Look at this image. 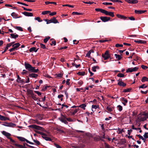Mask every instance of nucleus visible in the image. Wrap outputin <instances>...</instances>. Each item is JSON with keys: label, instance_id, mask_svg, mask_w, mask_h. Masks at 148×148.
I'll return each mask as SVG.
<instances>
[{"label": "nucleus", "instance_id": "1", "mask_svg": "<svg viewBox=\"0 0 148 148\" xmlns=\"http://www.w3.org/2000/svg\"><path fill=\"white\" fill-rule=\"evenodd\" d=\"M24 65L26 69L32 72L36 73L38 71V69H35V67L32 66L29 63L25 62Z\"/></svg>", "mask_w": 148, "mask_h": 148}, {"label": "nucleus", "instance_id": "2", "mask_svg": "<svg viewBox=\"0 0 148 148\" xmlns=\"http://www.w3.org/2000/svg\"><path fill=\"white\" fill-rule=\"evenodd\" d=\"M147 118H148V114L147 113H145L141 115L139 114L138 116V121L139 122L143 121Z\"/></svg>", "mask_w": 148, "mask_h": 148}, {"label": "nucleus", "instance_id": "3", "mask_svg": "<svg viewBox=\"0 0 148 148\" xmlns=\"http://www.w3.org/2000/svg\"><path fill=\"white\" fill-rule=\"evenodd\" d=\"M1 133L3 135L5 136L7 138L9 139L10 141L12 143H15V141L13 140L10 137V136L11 135V134L10 133L4 131H2Z\"/></svg>", "mask_w": 148, "mask_h": 148}, {"label": "nucleus", "instance_id": "4", "mask_svg": "<svg viewBox=\"0 0 148 148\" xmlns=\"http://www.w3.org/2000/svg\"><path fill=\"white\" fill-rule=\"evenodd\" d=\"M59 119L62 122H63L66 124H68V123L66 121V116L63 115L62 114H61V116L59 118Z\"/></svg>", "mask_w": 148, "mask_h": 148}, {"label": "nucleus", "instance_id": "5", "mask_svg": "<svg viewBox=\"0 0 148 148\" xmlns=\"http://www.w3.org/2000/svg\"><path fill=\"white\" fill-rule=\"evenodd\" d=\"M138 68V67H135L133 68H129L126 70V72L131 73L133 72H135L137 71Z\"/></svg>", "mask_w": 148, "mask_h": 148}, {"label": "nucleus", "instance_id": "6", "mask_svg": "<svg viewBox=\"0 0 148 148\" xmlns=\"http://www.w3.org/2000/svg\"><path fill=\"white\" fill-rule=\"evenodd\" d=\"M2 125H3L7 126V127H15L16 125V124L12 123H7L6 122H4V123L2 124Z\"/></svg>", "mask_w": 148, "mask_h": 148}, {"label": "nucleus", "instance_id": "7", "mask_svg": "<svg viewBox=\"0 0 148 148\" xmlns=\"http://www.w3.org/2000/svg\"><path fill=\"white\" fill-rule=\"evenodd\" d=\"M102 57L104 58V60H106L110 57V56L109 53V51H106L104 54H102Z\"/></svg>", "mask_w": 148, "mask_h": 148}, {"label": "nucleus", "instance_id": "8", "mask_svg": "<svg viewBox=\"0 0 148 148\" xmlns=\"http://www.w3.org/2000/svg\"><path fill=\"white\" fill-rule=\"evenodd\" d=\"M29 127L39 130H41L42 129L41 127L34 125H30L29 126Z\"/></svg>", "mask_w": 148, "mask_h": 148}, {"label": "nucleus", "instance_id": "9", "mask_svg": "<svg viewBox=\"0 0 148 148\" xmlns=\"http://www.w3.org/2000/svg\"><path fill=\"white\" fill-rule=\"evenodd\" d=\"M41 134L42 135V137L47 141H51V139L47 137V135L44 133H42Z\"/></svg>", "mask_w": 148, "mask_h": 148}, {"label": "nucleus", "instance_id": "10", "mask_svg": "<svg viewBox=\"0 0 148 148\" xmlns=\"http://www.w3.org/2000/svg\"><path fill=\"white\" fill-rule=\"evenodd\" d=\"M101 19L103 22L108 21L110 19V18L107 16H101L100 17Z\"/></svg>", "mask_w": 148, "mask_h": 148}, {"label": "nucleus", "instance_id": "11", "mask_svg": "<svg viewBox=\"0 0 148 148\" xmlns=\"http://www.w3.org/2000/svg\"><path fill=\"white\" fill-rule=\"evenodd\" d=\"M104 14L106 15H109L112 17L114 16V15L113 12H108L106 10H105Z\"/></svg>", "mask_w": 148, "mask_h": 148}, {"label": "nucleus", "instance_id": "12", "mask_svg": "<svg viewBox=\"0 0 148 148\" xmlns=\"http://www.w3.org/2000/svg\"><path fill=\"white\" fill-rule=\"evenodd\" d=\"M22 14L26 16H33V13L31 12H22Z\"/></svg>", "mask_w": 148, "mask_h": 148}, {"label": "nucleus", "instance_id": "13", "mask_svg": "<svg viewBox=\"0 0 148 148\" xmlns=\"http://www.w3.org/2000/svg\"><path fill=\"white\" fill-rule=\"evenodd\" d=\"M0 120L1 121H6V120H9L10 119L8 118L0 115Z\"/></svg>", "mask_w": 148, "mask_h": 148}, {"label": "nucleus", "instance_id": "14", "mask_svg": "<svg viewBox=\"0 0 148 148\" xmlns=\"http://www.w3.org/2000/svg\"><path fill=\"white\" fill-rule=\"evenodd\" d=\"M116 16L118 18L123 20H125L127 18L126 17L119 14H117Z\"/></svg>", "mask_w": 148, "mask_h": 148}, {"label": "nucleus", "instance_id": "15", "mask_svg": "<svg viewBox=\"0 0 148 148\" xmlns=\"http://www.w3.org/2000/svg\"><path fill=\"white\" fill-rule=\"evenodd\" d=\"M135 42L138 43V44H145L146 43V41L145 40H134Z\"/></svg>", "mask_w": 148, "mask_h": 148}, {"label": "nucleus", "instance_id": "16", "mask_svg": "<svg viewBox=\"0 0 148 148\" xmlns=\"http://www.w3.org/2000/svg\"><path fill=\"white\" fill-rule=\"evenodd\" d=\"M99 106L98 105H92V111L93 112L95 111V110L99 108Z\"/></svg>", "mask_w": 148, "mask_h": 148}, {"label": "nucleus", "instance_id": "17", "mask_svg": "<svg viewBox=\"0 0 148 148\" xmlns=\"http://www.w3.org/2000/svg\"><path fill=\"white\" fill-rule=\"evenodd\" d=\"M121 100L122 101V103L124 106H125L126 103L127 102V100L123 97H122L121 98Z\"/></svg>", "mask_w": 148, "mask_h": 148}, {"label": "nucleus", "instance_id": "18", "mask_svg": "<svg viewBox=\"0 0 148 148\" xmlns=\"http://www.w3.org/2000/svg\"><path fill=\"white\" fill-rule=\"evenodd\" d=\"M11 16L13 17V18H20L21 16L17 17L18 14L15 12H13L11 14Z\"/></svg>", "mask_w": 148, "mask_h": 148}, {"label": "nucleus", "instance_id": "19", "mask_svg": "<svg viewBox=\"0 0 148 148\" xmlns=\"http://www.w3.org/2000/svg\"><path fill=\"white\" fill-rule=\"evenodd\" d=\"M118 84L120 86L123 87H124L126 85V84L122 81L119 82L118 83Z\"/></svg>", "mask_w": 148, "mask_h": 148}, {"label": "nucleus", "instance_id": "20", "mask_svg": "<svg viewBox=\"0 0 148 148\" xmlns=\"http://www.w3.org/2000/svg\"><path fill=\"white\" fill-rule=\"evenodd\" d=\"M13 143L12 144L13 145H15L16 146L18 147L19 148H23L24 146L23 145L18 144L17 143H16L15 142V143Z\"/></svg>", "mask_w": 148, "mask_h": 148}, {"label": "nucleus", "instance_id": "21", "mask_svg": "<svg viewBox=\"0 0 148 148\" xmlns=\"http://www.w3.org/2000/svg\"><path fill=\"white\" fill-rule=\"evenodd\" d=\"M127 2L130 3L135 4L137 3L138 1L137 0H129Z\"/></svg>", "mask_w": 148, "mask_h": 148}, {"label": "nucleus", "instance_id": "22", "mask_svg": "<svg viewBox=\"0 0 148 148\" xmlns=\"http://www.w3.org/2000/svg\"><path fill=\"white\" fill-rule=\"evenodd\" d=\"M51 23H59V22L56 19V18L53 17L52 19H51Z\"/></svg>", "mask_w": 148, "mask_h": 148}, {"label": "nucleus", "instance_id": "23", "mask_svg": "<svg viewBox=\"0 0 148 148\" xmlns=\"http://www.w3.org/2000/svg\"><path fill=\"white\" fill-rule=\"evenodd\" d=\"M38 49H36V48L35 47H32L30 48L29 49V51L30 52L32 51H34L35 52H37Z\"/></svg>", "mask_w": 148, "mask_h": 148}, {"label": "nucleus", "instance_id": "24", "mask_svg": "<svg viewBox=\"0 0 148 148\" xmlns=\"http://www.w3.org/2000/svg\"><path fill=\"white\" fill-rule=\"evenodd\" d=\"M10 36L12 38H13L15 39L16 38L18 37V35L15 34H10Z\"/></svg>", "mask_w": 148, "mask_h": 148}, {"label": "nucleus", "instance_id": "25", "mask_svg": "<svg viewBox=\"0 0 148 148\" xmlns=\"http://www.w3.org/2000/svg\"><path fill=\"white\" fill-rule=\"evenodd\" d=\"M17 137L18 138L22 141H26V140H27V139L23 137L18 136Z\"/></svg>", "mask_w": 148, "mask_h": 148}, {"label": "nucleus", "instance_id": "26", "mask_svg": "<svg viewBox=\"0 0 148 148\" xmlns=\"http://www.w3.org/2000/svg\"><path fill=\"white\" fill-rule=\"evenodd\" d=\"M38 76V75L35 73H31L29 75V76L30 77L33 78H36Z\"/></svg>", "mask_w": 148, "mask_h": 148}, {"label": "nucleus", "instance_id": "27", "mask_svg": "<svg viewBox=\"0 0 148 148\" xmlns=\"http://www.w3.org/2000/svg\"><path fill=\"white\" fill-rule=\"evenodd\" d=\"M104 10L102 9H100V8H96L95 9V10L97 12H100L101 13L104 14Z\"/></svg>", "mask_w": 148, "mask_h": 148}, {"label": "nucleus", "instance_id": "28", "mask_svg": "<svg viewBox=\"0 0 148 148\" xmlns=\"http://www.w3.org/2000/svg\"><path fill=\"white\" fill-rule=\"evenodd\" d=\"M20 45V44L18 43L13 45H12V46L14 47L16 49V50L17 49L19 46Z\"/></svg>", "mask_w": 148, "mask_h": 148}, {"label": "nucleus", "instance_id": "29", "mask_svg": "<svg viewBox=\"0 0 148 148\" xmlns=\"http://www.w3.org/2000/svg\"><path fill=\"white\" fill-rule=\"evenodd\" d=\"M145 11H141L135 10V12L137 14H140L143 13H144Z\"/></svg>", "mask_w": 148, "mask_h": 148}, {"label": "nucleus", "instance_id": "30", "mask_svg": "<svg viewBox=\"0 0 148 148\" xmlns=\"http://www.w3.org/2000/svg\"><path fill=\"white\" fill-rule=\"evenodd\" d=\"M86 106L85 104H83L81 105L78 106V107L81 108L82 109H83L84 110L85 109V107H86Z\"/></svg>", "mask_w": 148, "mask_h": 148}, {"label": "nucleus", "instance_id": "31", "mask_svg": "<svg viewBox=\"0 0 148 148\" xmlns=\"http://www.w3.org/2000/svg\"><path fill=\"white\" fill-rule=\"evenodd\" d=\"M97 69H99V67L98 66H94L92 68V70L94 72H96V71Z\"/></svg>", "mask_w": 148, "mask_h": 148}, {"label": "nucleus", "instance_id": "32", "mask_svg": "<svg viewBox=\"0 0 148 148\" xmlns=\"http://www.w3.org/2000/svg\"><path fill=\"white\" fill-rule=\"evenodd\" d=\"M114 56L116 58H117L118 60H120L122 58V57H121V56L119 55L115 54Z\"/></svg>", "mask_w": 148, "mask_h": 148}, {"label": "nucleus", "instance_id": "33", "mask_svg": "<svg viewBox=\"0 0 148 148\" xmlns=\"http://www.w3.org/2000/svg\"><path fill=\"white\" fill-rule=\"evenodd\" d=\"M17 81L18 82L22 83L23 82V80L21 79V78L18 75L17 76Z\"/></svg>", "mask_w": 148, "mask_h": 148}, {"label": "nucleus", "instance_id": "34", "mask_svg": "<svg viewBox=\"0 0 148 148\" xmlns=\"http://www.w3.org/2000/svg\"><path fill=\"white\" fill-rule=\"evenodd\" d=\"M141 81L142 82H144L145 81L148 82V78L145 77H143Z\"/></svg>", "mask_w": 148, "mask_h": 148}, {"label": "nucleus", "instance_id": "35", "mask_svg": "<svg viewBox=\"0 0 148 148\" xmlns=\"http://www.w3.org/2000/svg\"><path fill=\"white\" fill-rule=\"evenodd\" d=\"M77 74L80 75H85V72L83 71L79 72L77 73Z\"/></svg>", "mask_w": 148, "mask_h": 148}, {"label": "nucleus", "instance_id": "36", "mask_svg": "<svg viewBox=\"0 0 148 148\" xmlns=\"http://www.w3.org/2000/svg\"><path fill=\"white\" fill-rule=\"evenodd\" d=\"M50 12L49 11H43L42 12V14L43 15H45L48 14H50Z\"/></svg>", "mask_w": 148, "mask_h": 148}, {"label": "nucleus", "instance_id": "37", "mask_svg": "<svg viewBox=\"0 0 148 148\" xmlns=\"http://www.w3.org/2000/svg\"><path fill=\"white\" fill-rule=\"evenodd\" d=\"M72 14L73 15L76 14L77 15H82V13L78 12H72Z\"/></svg>", "mask_w": 148, "mask_h": 148}, {"label": "nucleus", "instance_id": "38", "mask_svg": "<svg viewBox=\"0 0 148 148\" xmlns=\"http://www.w3.org/2000/svg\"><path fill=\"white\" fill-rule=\"evenodd\" d=\"M14 42H11L10 43L8 44H7L6 46L8 48H9V47H10V46H11L12 45H14L13 44L14 43Z\"/></svg>", "mask_w": 148, "mask_h": 148}, {"label": "nucleus", "instance_id": "39", "mask_svg": "<svg viewBox=\"0 0 148 148\" xmlns=\"http://www.w3.org/2000/svg\"><path fill=\"white\" fill-rule=\"evenodd\" d=\"M36 95L34 94L31 96L33 99L35 101L37 100L38 99L36 97Z\"/></svg>", "mask_w": 148, "mask_h": 148}, {"label": "nucleus", "instance_id": "40", "mask_svg": "<svg viewBox=\"0 0 148 148\" xmlns=\"http://www.w3.org/2000/svg\"><path fill=\"white\" fill-rule=\"evenodd\" d=\"M137 136L140 139H141L142 140H143L144 142L145 141V139L144 138H143V137L142 136L140 135H138Z\"/></svg>", "mask_w": 148, "mask_h": 148}, {"label": "nucleus", "instance_id": "41", "mask_svg": "<svg viewBox=\"0 0 148 148\" xmlns=\"http://www.w3.org/2000/svg\"><path fill=\"white\" fill-rule=\"evenodd\" d=\"M27 92L28 94L30 95H31V96H32L34 94L33 92V91L32 90H28Z\"/></svg>", "mask_w": 148, "mask_h": 148}, {"label": "nucleus", "instance_id": "42", "mask_svg": "<svg viewBox=\"0 0 148 148\" xmlns=\"http://www.w3.org/2000/svg\"><path fill=\"white\" fill-rule=\"evenodd\" d=\"M117 108L118 110L120 111H121L122 110V107L120 105L117 106Z\"/></svg>", "mask_w": 148, "mask_h": 148}, {"label": "nucleus", "instance_id": "43", "mask_svg": "<svg viewBox=\"0 0 148 148\" xmlns=\"http://www.w3.org/2000/svg\"><path fill=\"white\" fill-rule=\"evenodd\" d=\"M79 109L78 108V109H75L74 111L72 112V114L73 115H74L77 112H78L79 111Z\"/></svg>", "mask_w": 148, "mask_h": 148}, {"label": "nucleus", "instance_id": "44", "mask_svg": "<svg viewBox=\"0 0 148 148\" xmlns=\"http://www.w3.org/2000/svg\"><path fill=\"white\" fill-rule=\"evenodd\" d=\"M144 138L145 139L148 138V133L145 132L143 135Z\"/></svg>", "mask_w": 148, "mask_h": 148}, {"label": "nucleus", "instance_id": "45", "mask_svg": "<svg viewBox=\"0 0 148 148\" xmlns=\"http://www.w3.org/2000/svg\"><path fill=\"white\" fill-rule=\"evenodd\" d=\"M50 37H47L45 38L44 39V42L45 43H46L47 41H48V40L50 39Z\"/></svg>", "mask_w": 148, "mask_h": 148}, {"label": "nucleus", "instance_id": "46", "mask_svg": "<svg viewBox=\"0 0 148 148\" xmlns=\"http://www.w3.org/2000/svg\"><path fill=\"white\" fill-rule=\"evenodd\" d=\"M124 75L123 74H122V73H119L117 75V76L118 77H124Z\"/></svg>", "mask_w": 148, "mask_h": 148}, {"label": "nucleus", "instance_id": "47", "mask_svg": "<svg viewBox=\"0 0 148 148\" xmlns=\"http://www.w3.org/2000/svg\"><path fill=\"white\" fill-rule=\"evenodd\" d=\"M103 4L105 5H112V3H108V2H103Z\"/></svg>", "mask_w": 148, "mask_h": 148}, {"label": "nucleus", "instance_id": "48", "mask_svg": "<svg viewBox=\"0 0 148 148\" xmlns=\"http://www.w3.org/2000/svg\"><path fill=\"white\" fill-rule=\"evenodd\" d=\"M34 142L37 145H40V142L36 140H33Z\"/></svg>", "mask_w": 148, "mask_h": 148}, {"label": "nucleus", "instance_id": "49", "mask_svg": "<svg viewBox=\"0 0 148 148\" xmlns=\"http://www.w3.org/2000/svg\"><path fill=\"white\" fill-rule=\"evenodd\" d=\"M16 28L17 30L20 31H22L23 30L22 28L20 27L16 26Z\"/></svg>", "mask_w": 148, "mask_h": 148}, {"label": "nucleus", "instance_id": "50", "mask_svg": "<svg viewBox=\"0 0 148 148\" xmlns=\"http://www.w3.org/2000/svg\"><path fill=\"white\" fill-rule=\"evenodd\" d=\"M147 86L145 85V84H143L139 87V88H146Z\"/></svg>", "mask_w": 148, "mask_h": 148}, {"label": "nucleus", "instance_id": "51", "mask_svg": "<svg viewBox=\"0 0 148 148\" xmlns=\"http://www.w3.org/2000/svg\"><path fill=\"white\" fill-rule=\"evenodd\" d=\"M77 83L78 84L81 85L83 84V82L82 80H79L78 81Z\"/></svg>", "mask_w": 148, "mask_h": 148}, {"label": "nucleus", "instance_id": "52", "mask_svg": "<svg viewBox=\"0 0 148 148\" xmlns=\"http://www.w3.org/2000/svg\"><path fill=\"white\" fill-rule=\"evenodd\" d=\"M22 8L23 9L26 11H32V10L31 9H27L24 7H22Z\"/></svg>", "mask_w": 148, "mask_h": 148}, {"label": "nucleus", "instance_id": "53", "mask_svg": "<svg viewBox=\"0 0 148 148\" xmlns=\"http://www.w3.org/2000/svg\"><path fill=\"white\" fill-rule=\"evenodd\" d=\"M45 21L47 22V24H48L51 23V20H49L48 19H45Z\"/></svg>", "mask_w": 148, "mask_h": 148}, {"label": "nucleus", "instance_id": "54", "mask_svg": "<svg viewBox=\"0 0 148 148\" xmlns=\"http://www.w3.org/2000/svg\"><path fill=\"white\" fill-rule=\"evenodd\" d=\"M141 67L143 69H146L148 68V67L143 65H141Z\"/></svg>", "mask_w": 148, "mask_h": 148}, {"label": "nucleus", "instance_id": "55", "mask_svg": "<svg viewBox=\"0 0 148 148\" xmlns=\"http://www.w3.org/2000/svg\"><path fill=\"white\" fill-rule=\"evenodd\" d=\"M83 2L85 3L90 4H91L93 3H94V2H90V1H89V2L83 1Z\"/></svg>", "mask_w": 148, "mask_h": 148}, {"label": "nucleus", "instance_id": "56", "mask_svg": "<svg viewBox=\"0 0 148 148\" xmlns=\"http://www.w3.org/2000/svg\"><path fill=\"white\" fill-rule=\"evenodd\" d=\"M63 6H67L70 8H73L74 6L73 5H71L69 4L64 5H63Z\"/></svg>", "mask_w": 148, "mask_h": 148}, {"label": "nucleus", "instance_id": "57", "mask_svg": "<svg viewBox=\"0 0 148 148\" xmlns=\"http://www.w3.org/2000/svg\"><path fill=\"white\" fill-rule=\"evenodd\" d=\"M54 145L57 148H62L61 146L57 144L54 143Z\"/></svg>", "mask_w": 148, "mask_h": 148}, {"label": "nucleus", "instance_id": "58", "mask_svg": "<svg viewBox=\"0 0 148 148\" xmlns=\"http://www.w3.org/2000/svg\"><path fill=\"white\" fill-rule=\"evenodd\" d=\"M35 19L38 21L39 22H41L42 21V20H40V18L39 17H37L35 18Z\"/></svg>", "mask_w": 148, "mask_h": 148}, {"label": "nucleus", "instance_id": "59", "mask_svg": "<svg viewBox=\"0 0 148 148\" xmlns=\"http://www.w3.org/2000/svg\"><path fill=\"white\" fill-rule=\"evenodd\" d=\"M107 109L109 112H110L112 111V109L109 106L107 107Z\"/></svg>", "mask_w": 148, "mask_h": 148}, {"label": "nucleus", "instance_id": "60", "mask_svg": "<svg viewBox=\"0 0 148 148\" xmlns=\"http://www.w3.org/2000/svg\"><path fill=\"white\" fill-rule=\"evenodd\" d=\"M123 46V45H122L119 44H117L115 45V47H122Z\"/></svg>", "mask_w": 148, "mask_h": 148}, {"label": "nucleus", "instance_id": "61", "mask_svg": "<svg viewBox=\"0 0 148 148\" xmlns=\"http://www.w3.org/2000/svg\"><path fill=\"white\" fill-rule=\"evenodd\" d=\"M70 81V79H68L66 80V85H69L70 84V83L69 82V81Z\"/></svg>", "mask_w": 148, "mask_h": 148}, {"label": "nucleus", "instance_id": "62", "mask_svg": "<svg viewBox=\"0 0 148 148\" xmlns=\"http://www.w3.org/2000/svg\"><path fill=\"white\" fill-rule=\"evenodd\" d=\"M91 54V52L90 51H89L88 53L86 54V56L88 57H89L90 56V55Z\"/></svg>", "mask_w": 148, "mask_h": 148}, {"label": "nucleus", "instance_id": "63", "mask_svg": "<svg viewBox=\"0 0 148 148\" xmlns=\"http://www.w3.org/2000/svg\"><path fill=\"white\" fill-rule=\"evenodd\" d=\"M57 75V77H62V76L63 75V74L61 73L58 74Z\"/></svg>", "mask_w": 148, "mask_h": 148}, {"label": "nucleus", "instance_id": "64", "mask_svg": "<svg viewBox=\"0 0 148 148\" xmlns=\"http://www.w3.org/2000/svg\"><path fill=\"white\" fill-rule=\"evenodd\" d=\"M16 50V49L14 47H13V48H12L11 49H10L9 50V51H10V52H12V51H15Z\"/></svg>", "mask_w": 148, "mask_h": 148}]
</instances>
